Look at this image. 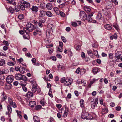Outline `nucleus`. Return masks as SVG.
I'll use <instances>...</instances> for the list:
<instances>
[{"label":"nucleus","instance_id":"37998d69","mask_svg":"<svg viewBox=\"0 0 122 122\" xmlns=\"http://www.w3.org/2000/svg\"><path fill=\"white\" fill-rule=\"evenodd\" d=\"M23 30L26 33H29V31L28 30V28L27 27H24L23 28Z\"/></svg>","mask_w":122,"mask_h":122},{"label":"nucleus","instance_id":"c9c22d12","mask_svg":"<svg viewBox=\"0 0 122 122\" xmlns=\"http://www.w3.org/2000/svg\"><path fill=\"white\" fill-rule=\"evenodd\" d=\"M8 103L10 105L12 104V103L13 102L11 98L10 97H8Z\"/></svg>","mask_w":122,"mask_h":122},{"label":"nucleus","instance_id":"4c0bfd02","mask_svg":"<svg viewBox=\"0 0 122 122\" xmlns=\"http://www.w3.org/2000/svg\"><path fill=\"white\" fill-rule=\"evenodd\" d=\"M18 18L20 20L23 19L24 18L23 15L22 14H20L18 16Z\"/></svg>","mask_w":122,"mask_h":122},{"label":"nucleus","instance_id":"864d4df0","mask_svg":"<svg viewBox=\"0 0 122 122\" xmlns=\"http://www.w3.org/2000/svg\"><path fill=\"white\" fill-rule=\"evenodd\" d=\"M109 57L110 58L112 59H113V55L112 53H110L109 54Z\"/></svg>","mask_w":122,"mask_h":122},{"label":"nucleus","instance_id":"b1692460","mask_svg":"<svg viewBox=\"0 0 122 122\" xmlns=\"http://www.w3.org/2000/svg\"><path fill=\"white\" fill-rule=\"evenodd\" d=\"M34 26V25L30 23H28L26 25V27L28 28Z\"/></svg>","mask_w":122,"mask_h":122},{"label":"nucleus","instance_id":"7c9ffc66","mask_svg":"<svg viewBox=\"0 0 122 122\" xmlns=\"http://www.w3.org/2000/svg\"><path fill=\"white\" fill-rule=\"evenodd\" d=\"M25 34V33H24L23 35V38L25 39H28L29 38V35L28 33H26V34Z\"/></svg>","mask_w":122,"mask_h":122},{"label":"nucleus","instance_id":"6e6d98bb","mask_svg":"<svg viewBox=\"0 0 122 122\" xmlns=\"http://www.w3.org/2000/svg\"><path fill=\"white\" fill-rule=\"evenodd\" d=\"M7 64L8 65L11 66H13L14 65V64L13 63V62H9Z\"/></svg>","mask_w":122,"mask_h":122},{"label":"nucleus","instance_id":"a18cd8bd","mask_svg":"<svg viewBox=\"0 0 122 122\" xmlns=\"http://www.w3.org/2000/svg\"><path fill=\"white\" fill-rule=\"evenodd\" d=\"M22 80H23L25 81H26L27 80V79L26 77L24 75H22Z\"/></svg>","mask_w":122,"mask_h":122},{"label":"nucleus","instance_id":"f257e3e1","mask_svg":"<svg viewBox=\"0 0 122 122\" xmlns=\"http://www.w3.org/2000/svg\"><path fill=\"white\" fill-rule=\"evenodd\" d=\"M80 17L81 19L84 21L86 20V15L85 12L83 11H81L80 13Z\"/></svg>","mask_w":122,"mask_h":122},{"label":"nucleus","instance_id":"20e7f679","mask_svg":"<svg viewBox=\"0 0 122 122\" xmlns=\"http://www.w3.org/2000/svg\"><path fill=\"white\" fill-rule=\"evenodd\" d=\"M35 31L33 33L34 35L36 36L37 34L39 35H40L41 34V30L39 28L37 27V28H35L34 29Z\"/></svg>","mask_w":122,"mask_h":122},{"label":"nucleus","instance_id":"cd10ccee","mask_svg":"<svg viewBox=\"0 0 122 122\" xmlns=\"http://www.w3.org/2000/svg\"><path fill=\"white\" fill-rule=\"evenodd\" d=\"M16 112L17 113L18 117L20 118H21L22 117V116L21 114V112L20 111H18L17 110H16Z\"/></svg>","mask_w":122,"mask_h":122},{"label":"nucleus","instance_id":"4d7b16f0","mask_svg":"<svg viewBox=\"0 0 122 122\" xmlns=\"http://www.w3.org/2000/svg\"><path fill=\"white\" fill-rule=\"evenodd\" d=\"M66 80L65 77L62 78L61 79V83H63L66 81Z\"/></svg>","mask_w":122,"mask_h":122},{"label":"nucleus","instance_id":"0e129e2a","mask_svg":"<svg viewBox=\"0 0 122 122\" xmlns=\"http://www.w3.org/2000/svg\"><path fill=\"white\" fill-rule=\"evenodd\" d=\"M61 16L64 17V16L65 14L62 12H60L59 14Z\"/></svg>","mask_w":122,"mask_h":122},{"label":"nucleus","instance_id":"6e6552de","mask_svg":"<svg viewBox=\"0 0 122 122\" xmlns=\"http://www.w3.org/2000/svg\"><path fill=\"white\" fill-rule=\"evenodd\" d=\"M21 1V3L22 4H24L26 7H30V4L29 2L24 0H22Z\"/></svg>","mask_w":122,"mask_h":122},{"label":"nucleus","instance_id":"de8ad7c7","mask_svg":"<svg viewBox=\"0 0 122 122\" xmlns=\"http://www.w3.org/2000/svg\"><path fill=\"white\" fill-rule=\"evenodd\" d=\"M72 26L74 27H76L78 26L77 23L76 22H73L72 23Z\"/></svg>","mask_w":122,"mask_h":122},{"label":"nucleus","instance_id":"39448f33","mask_svg":"<svg viewBox=\"0 0 122 122\" xmlns=\"http://www.w3.org/2000/svg\"><path fill=\"white\" fill-rule=\"evenodd\" d=\"M88 115V113L87 112H82L81 116V118L83 119H88V118H87V117Z\"/></svg>","mask_w":122,"mask_h":122},{"label":"nucleus","instance_id":"a878e982","mask_svg":"<svg viewBox=\"0 0 122 122\" xmlns=\"http://www.w3.org/2000/svg\"><path fill=\"white\" fill-rule=\"evenodd\" d=\"M108 109L107 108H105L102 109V113L104 114L108 112Z\"/></svg>","mask_w":122,"mask_h":122},{"label":"nucleus","instance_id":"c85d7f7f","mask_svg":"<svg viewBox=\"0 0 122 122\" xmlns=\"http://www.w3.org/2000/svg\"><path fill=\"white\" fill-rule=\"evenodd\" d=\"M46 15L49 17H51L53 15V14L51 13L49 11H47L46 12Z\"/></svg>","mask_w":122,"mask_h":122},{"label":"nucleus","instance_id":"2f4dec72","mask_svg":"<svg viewBox=\"0 0 122 122\" xmlns=\"http://www.w3.org/2000/svg\"><path fill=\"white\" fill-rule=\"evenodd\" d=\"M7 109L10 113H11L12 112V108L11 106L10 105H8L7 106Z\"/></svg>","mask_w":122,"mask_h":122},{"label":"nucleus","instance_id":"bf43d9fd","mask_svg":"<svg viewBox=\"0 0 122 122\" xmlns=\"http://www.w3.org/2000/svg\"><path fill=\"white\" fill-rule=\"evenodd\" d=\"M20 9L22 10H24L25 9V6L22 5L20 6Z\"/></svg>","mask_w":122,"mask_h":122},{"label":"nucleus","instance_id":"dca6fc26","mask_svg":"<svg viewBox=\"0 0 122 122\" xmlns=\"http://www.w3.org/2000/svg\"><path fill=\"white\" fill-rule=\"evenodd\" d=\"M33 119L34 122H40L39 118L36 116H35L33 117Z\"/></svg>","mask_w":122,"mask_h":122},{"label":"nucleus","instance_id":"aec40b11","mask_svg":"<svg viewBox=\"0 0 122 122\" xmlns=\"http://www.w3.org/2000/svg\"><path fill=\"white\" fill-rule=\"evenodd\" d=\"M54 10L56 13L58 15L59 14L60 11L59 9L57 7H54Z\"/></svg>","mask_w":122,"mask_h":122},{"label":"nucleus","instance_id":"9b49d317","mask_svg":"<svg viewBox=\"0 0 122 122\" xmlns=\"http://www.w3.org/2000/svg\"><path fill=\"white\" fill-rule=\"evenodd\" d=\"M68 109L67 107H65V110L64 111V113L63 115V117H66L68 114Z\"/></svg>","mask_w":122,"mask_h":122},{"label":"nucleus","instance_id":"e433bc0d","mask_svg":"<svg viewBox=\"0 0 122 122\" xmlns=\"http://www.w3.org/2000/svg\"><path fill=\"white\" fill-rule=\"evenodd\" d=\"M27 95L28 97H32L33 96V94L32 93L30 92H28Z\"/></svg>","mask_w":122,"mask_h":122},{"label":"nucleus","instance_id":"393cba45","mask_svg":"<svg viewBox=\"0 0 122 122\" xmlns=\"http://www.w3.org/2000/svg\"><path fill=\"white\" fill-rule=\"evenodd\" d=\"M5 61L3 59H1L0 60V66H3L5 64Z\"/></svg>","mask_w":122,"mask_h":122},{"label":"nucleus","instance_id":"ddd939ff","mask_svg":"<svg viewBox=\"0 0 122 122\" xmlns=\"http://www.w3.org/2000/svg\"><path fill=\"white\" fill-rule=\"evenodd\" d=\"M46 7L48 10H51L53 6L50 3H48L46 5Z\"/></svg>","mask_w":122,"mask_h":122},{"label":"nucleus","instance_id":"69168bd1","mask_svg":"<svg viewBox=\"0 0 122 122\" xmlns=\"http://www.w3.org/2000/svg\"><path fill=\"white\" fill-rule=\"evenodd\" d=\"M41 21H39L38 22V25L40 27H42L43 26L42 24Z\"/></svg>","mask_w":122,"mask_h":122},{"label":"nucleus","instance_id":"13d9d810","mask_svg":"<svg viewBox=\"0 0 122 122\" xmlns=\"http://www.w3.org/2000/svg\"><path fill=\"white\" fill-rule=\"evenodd\" d=\"M56 106L57 107L58 109L60 108L62 106V105L60 104H56Z\"/></svg>","mask_w":122,"mask_h":122},{"label":"nucleus","instance_id":"79ce46f5","mask_svg":"<svg viewBox=\"0 0 122 122\" xmlns=\"http://www.w3.org/2000/svg\"><path fill=\"white\" fill-rule=\"evenodd\" d=\"M51 33H50L49 31V30H47L46 32V36L47 37H49V36L51 35Z\"/></svg>","mask_w":122,"mask_h":122},{"label":"nucleus","instance_id":"a211bd4d","mask_svg":"<svg viewBox=\"0 0 122 122\" xmlns=\"http://www.w3.org/2000/svg\"><path fill=\"white\" fill-rule=\"evenodd\" d=\"M84 10L88 14L91 13V10L90 8H89L86 7H84Z\"/></svg>","mask_w":122,"mask_h":122},{"label":"nucleus","instance_id":"f8f14e48","mask_svg":"<svg viewBox=\"0 0 122 122\" xmlns=\"http://www.w3.org/2000/svg\"><path fill=\"white\" fill-rule=\"evenodd\" d=\"M112 25L109 24H107L104 25V28L108 30H110L112 29Z\"/></svg>","mask_w":122,"mask_h":122},{"label":"nucleus","instance_id":"f3484780","mask_svg":"<svg viewBox=\"0 0 122 122\" xmlns=\"http://www.w3.org/2000/svg\"><path fill=\"white\" fill-rule=\"evenodd\" d=\"M26 70L23 67H20L19 72L20 73L23 74L25 72Z\"/></svg>","mask_w":122,"mask_h":122},{"label":"nucleus","instance_id":"680f3d73","mask_svg":"<svg viewBox=\"0 0 122 122\" xmlns=\"http://www.w3.org/2000/svg\"><path fill=\"white\" fill-rule=\"evenodd\" d=\"M61 39H62L63 41L65 42H66V39L63 36H61Z\"/></svg>","mask_w":122,"mask_h":122},{"label":"nucleus","instance_id":"5fc2aeb1","mask_svg":"<svg viewBox=\"0 0 122 122\" xmlns=\"http://www.w3.org/2000/svg\"><path fill=\"white\" fill-rule=\"evenodd\" d=\"M26 86V85H24V86H22V88L23 90L25 92H26L27 90V88L26 87H25Z\"/></svg>","mask_w":122,"mask_h":122},{"label":"nucleus","instance_id":"0eeeda50","mask_svg":"<svg viewBox=\"0 0 122 122\" xmlns=\"http://www.w3.org/2000/svg\"><path fill=\"white\" fill-rule=\"evenodd\" d=\"M22 75L20 73H18L15 74V78L16 80H22Z\"/></svg>","mask_w":122,"mask_h":122},{"label":"nucleus","instance_id":"412c9836","mask_svg":"<svg viewBox=\"0 0 122 122\" xmlns=\"http://www.w3.org/2000/svg\"><path fill=\"white\" fill-rule=\"evenodd\" d=\"M115 82L117 84H120L122 83V81L119 78L116 79L115 80Z\"/></svg>","mask_w":122,"mask_h":122},{"label":"nucleus","instance_id":"58836bf2","mask_svg":"<svg viewBox=\"0 0 122 122\" xmlns=\"http://www.w3.org/2000/svg\"><path fill=\"white\" fill-rule=\"evenodd\" d=\"M98 68H95L93 69V71L94 73H96L98 72Z\"/></svg>","mask_w":122,"mask_h":122},{"label":"nucleus","instance_id":"a19ab883","mask_svg":"<svg viewBox=\"0 0 122 122\" xmlns=\"http://www.w3.org/2000/svg\"><path fill=\"white\" fill-rule=\"evenodd\" d=\"M34 26L28 28L29 33V32L32 31L33 30H34Z\"/></svg>","mask_w":122,"mask_h":122},{"label":"nucleus","instance_id":"5701e85b","mask_svg":"<svg viewBox=\"0 0 122 122\" xmlns=\"http://www.w3.org/2000/svg\"><path fill=\"white\" fill-rule=\"evenodd\" d=\"M80 104L81 106V107L82 108H83L84 107V100L82 99L80 101Z\"/></svg>","mask_w":122,"mask_h":122},{"label":"nucleus","instance_id":"3c124183","mask_svg":"<svg viewBox=\"0 0 122 122\" xmlns=\"http://www.w3.org/2000/svg\"><path fill=\"white\" fill-rule=\"evenodd\" d=\"M70 107L73 110L75 109L76 108V107H75L74 105V104H71Z\"/></svg>","mask_w":122,"mask_h":122},{"label":"nucleus","instance_id":"423d86ee","mask_svg":"<svg viewBox=\"0 0 122 122\" xmlns=\"http://www.w3.org/2000/svg\"><path fill=\"white\" fill-rule=\"evenodd\" d=\"M1 98L2 101H5L7 98V95L4 92H2L1 93Z\"/></svg>","mask_w":122,"mask_h":122},{"label":"nucleus","instance_id":"7ed1b4c3","mask_svg":"<svg viewBox=\"0 0 122 122\" xmlns=\"http://www.w3.org/2000/svg\"><path fill=\"white\" fill-rule=\"evenodd\" d=\"M122 57V52L120 51H117L115 54V57L117 58L116 60L118 61Z\"/></svg>","mask_w":122,"mask_h":122},{"label":"nucleus","instance_id":"338daca9","mask_svg":"<svg viewBox=\"0 0 122 122\" xmlns=\"http://www.w3.org/2000/svg\"><path fill=\"white\" fill-rule=\"evenodd\" d=\"M10 105H11L12 106H13V107L14 108H15L16 107V103L15 102H13L12 104Z\"/></svg>","mask_w":122,"mask_h":122},{"label":"nucleus","instance_id":"052dcab7","mask_svg":"<svg viewBox=\"0 0 122 122\" xmlns=\"http://www.w3.org/2000/svg\"><path fill=\"white\" fill-rule=\"evenodd\" d=\"M76 49L77 50H79L80 48V46L79 45H77L76 47Z\"/></svg>","mask_w":122,"mask_h":122},{"label":"nucleus","instance_id":"8fccbe9b","mask_svg":"<svg viewBox=\"0 0 122 122\" xmlns=\"http://www.w3.org/2000/svg\"><path fill=\"white\" fill-rule=\"evenodd\" d=\"M0 55L2 56H4L6 55V53L5 52H0Z\"/></svg>","mask_w":122,"mask_h":122},{"label":"nucleus","instance_id":"9d476101","mask_svg":"<svg viewBox=\"0 0 122 122\" xmlns=\"http://www.w3.org/2000/svg\"><path fill=\"white\" fill-rule=\"evenodd\" d=\"M37 89V86L35 82H34V83L33 85V87L32 89V92H35L36 90Z\"/></svg>","mask_w":122,"mask_h":122},{"label":"nucleus","instance_id":"e2e57ef3","mask_svg":"<svg viewBox=\"0 0 122 122\" xmlns=\"http://www.w3.org/2000/svg\"><path fill=\"white\" fill-rule=\"evenodd\" d=\"M63 43L62 42H59V45L60 48H62L63 46Z\"/></svg>","mask_w":122,"mask_h":122},{"label":"nucleus","instance_id":"1a4fd4ad","mask_svg":"<svg viewBox=\"0 0 122 122\" xmlns=\"http://www.w3.org/2000/svg\"><path fill=\"white\" fill-rule=\"evenodd\" d=\"M36 105V103L34 101H31L29 102V105L31 107H34Z\"/></svg>","mask_w":122,"mask_h":122},{"label":"nucleus","instance_id":"72a5a7b5","mask_svg":"<svg viewBox=\"0 0 122 122\" xmlns=\"http://www.w3.org/2000/svg\"><path fill=\"white\" fill-rule=\"evenodd\" d=\"M8 10L10 12L13 13L15 11V9H14L11 7H10L8 9Z\"/></svg>","mask_w":122,"mask_h":122},{"label":"nucleus","instance_id":"473e14b6","mask_svg":"<svg viewBox=\"0 0 122 122\" xmlns=\"http://www.w3.org/2000/svg\"><path fill=\"white\" fill-rule=\"evenodd\" d=\"M87 53L88 54V55L90 56H92V54H93L92 51V50H88L87 51Z\"/></svg>","mask_w":122,"mask_h":122},{"label":"nucleus","instance_id":"603ef678","mask_svg":"<svg viewBox=\"0 0 122 122\" xmlns=\"http://www.w3.org/2000/svg\"><path fill=\"white\" fill-rule=\"evenodd\" d=\"M3 43L5 45L7 46H8L9 45V43L7 41H4Z\"/></svg>","mask_w":122,"mask_h":122},{"label":"nucleus","instance_id":"f704fd0d","mask_svg":"<svg viewBox=\"0 0 122 122\" xmlns=\"http://www.w3.org/2000/svg\"><path fill=\"white\" fill-rule=\"evenodd\" d=\"M46 12L45 11H40V14L42 15L41 16H44L46 15Z\"/></svg>","mask_w":122,"mask_h":122},{"label":"nucleus","instance_id":"6ab92c4d","mask_svg":"<svg viewBox=\"0 0 122 122\" xmlns=\"http://www.w3.org/2000/svg\"><path fill=\"white\" fill-rule=\"evenodd\" d=\"M86 20L89 22H91L92 20V19L91 17L88 15H86Z\"/></svg>","mask_w":122,"mask_h":122},{"label":"nucleus","instance_id":"09e8293b","mask_svg":"<svg viewBox=\"0 0 122 122\" xmlns=\"http://www.w3.org/2000/svg\"><path fill=\"white\" fill-rule=\"evenodd\" d=\"M41 106L40 105H37L35 107V108L36 110L39 109L41 108Z\"/></svg>","mask_w":122,"mask_h":122},{"label":"nucleus","instance_id":"c03bdc74","mask_svg":"<svg viewBox=\"0 0 122 122\" xmlns=\"http://www.w3.org/2000/svg\"><path fill=\"white\" fill-rule=\"evenodd\" d=\"M57 51H58L59 52H61L63 51L62 48H59V47H57Z\"/></svg>","mask_w":122,"mask_h":122},{"label":"nucleus","instance_id":"4468645a","mask_svg":"<svg viewBox=\"0 0 122 122\" xmlns=\"http://www.w3.org/2000/svg\"><path fill=\"white\" fill-rule=\"evenodd\" d=\"M70 81L71 80L70 79H66L65 82V84L66 86L70 85L71 84Z\"/></svg>","mask_w":122,"mask_h":122},{"label":"nucleus","instance_id":"bb28decb","mask_svg":"<svg viewBox=\"0 0 122 122\" xmlns=\"http://www.w3.org/2000/svg\"><path fill=\"white\" fill-rule=\"evenodd\" d=\"M96 105L97 104H95V103L94 102V101L91 102V106L92 108L94 109Z\"/></svg>","mask_w":122,"mask_h":122},{"label":"nucleus","instance_id":"774afa93","mask_svg":"<svg viewBox=\"0 0 122 122\" xmlns=\"http://www.w3.org/2000/svg\"><path fill=\"white\" fill-rule=\"evenodd\" d=\"M81 57L83 58H85V55L84 53L82 52L81 54Z\"/></svg>","mask_w":122,"mask_h":122},{"label":"nucleus","instance_id":"c756f323","mask_svg":"<svg viewBox=\"0 0 122 122\" xmlns=\"http://www.w3.org/2000/svg\"><path fill=\"white\" fill-rule=\"evenodd\" d=\"M113 26L117 30H118L119 29V26L116 23H113Z\"/></svg>","mask_w":122,"mask_h":122},{"label":"nucleus","instance_id":"f03ea898","mask_svg":"<svg viewBox=\"0 0 122 122\" xmlns=\"http://www.w3.org/2000/svg\"><path fill=\"white\" fill-rule=\"evenodd\" d=\"M14 78L13 76L12 75L8 76L6 79L7 82L9 83H11L13 81Z\"/></svg>","mask_w":122,"mask_h":122},{"label":"nucleus","instance_id":"2eb2a0df","mask_svg":"<svg viewBox=\"0 0 122 122\" xmlns=\"http://www.w3.org/2000/svg\"><path fill=\"white\" fill-rule=\"evenodd\" d=\"M10 83L7 82V83L6 84L5 87V88L6 89L9 90L11 88L12 85Z\"/></svg>","mask_w":122,"mask_h":122},{"label":"nucleus","instance_id":"49530a36","mask_svg":"<svg viewBox=\"0 0 122 122\" xmlns=\"http://www.w3.org/2000/svg\"><path fill=\"white\" fill-rule=\"evenodd\" d=\"M93 54L96 56H97L98 55V52L97 51H95L94 49H93Z\"/></svg>","mask_w":122,"mask_h":122},{"label":"nucleus","instance_id":"ea45409f","mask_svg":"<svg viewBox=\"0 0 122 122\" xmlns=\"http://www.w3.org/2000/svg\"><path fill=\"white\" fill-rule=\"evenodd\" d=\"M102 16L101 14L100 13H98L97 16V20H99L101 19Z\"/></svg>","mask_w":122,"mask_h":122},{"label":"nucleus","instance_id":"4be33fe9","mask_svg":"<svg viewBox=\"0 0 122 122\" xmlns=\"http://www.w3.org/2000/svg\"><path fill=\"white\" fill-rule=\"evenodd\" d=\"M38 8L36 6H33L32 8L31 9L32 11H33L37 12L38 10Z\"/></svg>","mask_w":122,"mask_h":122}]
</instances>
